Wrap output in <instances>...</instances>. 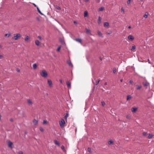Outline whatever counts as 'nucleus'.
Returning <instances> with one entry per match:
<instances>
[{"label":"nucleus","instance_id":"45","mask_svg":"<svg viewBox=\"0 0 154 154\" xmlns=\"http://www.w3.org/2000/svg\"><path fill=\"white\" fill-rule=\"evenodd\" d=\"M121 11L122 12H123V13H124V12H125L124 9L123 8H122Z\"/></svg>","mask_w":154,"mask_h":154},{"label":"nucleus","instance_id":"14","mask_svg":"<svg viewBox=\"0 0 154 154\" xmlns=\"http://www.w3.org/2000/svg\"><path fill=\"white\" fill-rule=\"evenodd\" d=\"M88 16V12L87 11H85L84 13V16L85 17H87Z\"/></svg>","mask_w":154,"mask_h":154},{"label":"nucleus","instance_id":"63","mask_svg":"<svg viewBox=\"0 0 154 154\" xmlns=\"http://www.w3.org/2000/svg\"><path fill=\"white\" fill-rule=\"evenodd\" d=\"M2 48V46L0 45V48Z\"/></svg>","mask_w":154,"mask_h":154},{"label":"nucleus","instance_id":"22","mask_svg":"<svg viewBox=\"0 0 154 154\" xmlns=\"http://www.w3.org/2000/svg\"><path fill=\"white\" fill-rule=\"evenodd\" d=\"M68 64H69V66L72 67L73 66L72 64V63L71 62L69 61H68L67 62Z\"/></svg>","mask_w":154,"mask_h":154},{"label":"nucleus","instance_id":"51","mask_svg":"<svg viewBox=\"0 0 154 154\" xmlns=\"http://www.w3.org/2000/svg\"><path fill=\"white\" fill-rule=\"evenodd\" d=\"M84 1L86 2H88V1H89V0H84Z\"/></svg>","mask_w":154,"mask_h":154},{"label":"nucleus","instance_id":"23","mask_svg":"<svg viewBox=\"0 0 154 154\" xmlns=\"http://www.w3.org/2000/svg\"><path fill=\"white\" fill-rule=\"evenodd\" d=\"M153 136V135L151 134H149V136H148V138L149 139L152 138Z\"/></svg>","mask_w":154,"mask_h":154},{"label":"nucleus","instance_id":"4","mask_svg":"<svg viewBox=\"0 0 154 154\" xmlns=\"http://www.w3.org/2000/svg\"><path fill=\"white\" fill-rule=\"evenodd\" d=\"M47 82L49 87L52 88L53 87V84L52 81L50 79H48Z\"/></svg>","mask_w":154,"mask_h":154},{"label":"nucleus","instance_id":"10","mask_svg":"<svg viewBox=\"0 0 154 154\" xmlns=\"http://www.w3.org/2000/svg\"><path fill=\"white\" fill-rule=\"evenodd\" d=\"M33 123L34 125H37L38 123V121L35 119H34L33 121Z\"/></svg>","mask_w":154,"mask_h":154},{"label":"nucleus","instance_id":"36","mask_svg":"<svg viewBox=\"0 0 154 154\" xmlns=\"http://www.w3.org/2000/svg\"><path fill=\"white\" fill-rule=\"evenodd\" d=\"M61 148L64 152H65L66 151L64 148V147L63 146H61Z\"/></svg>","mask_w":154,"mask_h":154},{"label":"nucleus","instance_id":"11","mask_svg":"<svg viewBox=\"0 0 154 154\" xmlns=\"http://www.w3.org/2000/svg\"><path fill=\"white\" fill-rule=\"evenodd\" d=\"M75 40L76 41L80 43H81L82 42V40L80 38H76L75 39Z\"/></svg>","mask_w":154,"mask_h":154},{"label":"nucleus","instance_id":"40","mask_svg":"<svg viewBox=\"0 0 154 154\" xmlns=\"http://www.w3.org/2000/svg\"><path fill=\"white\" fill-rule=\"evenodd\" d=\"M126 118L128 119H131V117L130 116H128V115H127L126 116Z\"/></svg>","mask_w":154,"mask_h":154},{"label":"nucleus","instance_id":"39","mask_svg":"<svg viewBox=\"0 0 154 154\" xmlns=\"http://www.w3.org/2000/svg\"><path fill=\"white\" fill-rule=\"evenodd\" d=\"M88 150L89 152H91V148H89V147L88 148Z\"/></svg>","mask_w":154,"mask_h":154},{"label":"nucleus","instance_id":"38","mask_svg":"<svg viewBox=\"0 0 154 154\" xmlns=\"http://www.w3.org/2000/svg\"><path fill=\"white\" fill-rule=\"evenodd\" d=\"M112 33V31H110L109 32H106V34L107 35H110Z\"/></svg>","mask_w":154,"mask_h":154},{"label":"nucleus","instance_id":"52","mask_svg":"<svg viewBox=\"0 0 154 154\" xmlns=\"http://www.w3.org/2000/svg\"><path fill=\"white\" fill-rule=\"evenodd\" d=\"M17 72H20V70H19V69H17Z\"/></svg>","mask_w":154,"mask_h":154},{"label":"nucleus","instance_id":"35","mask_svg":"<svg viewBox=\"0 0 154 154\" xmlns=\"http://www.w3.org/2000/svg\"><path fill=\"white\" fill-rule=\"evenodd\" d=\"M61 47V46H59V47H58L57 48V51L59 52L60 51Z\"/></svg>","mask_w":154,"mask_h":154},{"label":"nucleus","instance_id":"57","mask_svg":"<svg viewBox=\"0 0 154 154\" xmlns=\"http://www.w3.org/2000/svg\"><path fill=\"white\" fill-rule=\"evenodd\" d=\"M105 85H107V83L105 82L104 84Z\"/></svg>","mask_w":154,"mask_h":154},{"label":"nucleus","instance_id":"26","mask_svg":"<svg viewBox=\"0 0 154 154\" xmlns=\"http://www.w3.org/2000/svg\"><path fill=\"white\" fill-rule=\"evenodd\" d=\"M85 29L86 32L87 33L89 34L91 33V31L90 30L88 29H87V28H85Z\"/></svg>","mask_w":154,"mask_h":154},{"label":"nucleus","instance_id":"27","mask_svg":"<svg viewBox=\"0 0 154 154\" xmlns=\"http://www.w3.org/2000/svg\"><path fill=\"white\" fill-rule=\"evenodd\" d=\"M143 84L144 87H147L148 85V83L147 82H145L143 83Z\"/></svg>","mask_w":154,"mask_h":154},{"label":"nucleus","instance_id":"20","mask_svg":"<svg viewBox=\"0 0 154 154\" xmlns=\"http://www.w3.org/2000/svg\"><path fill=\"white\" fill-rule=\"evenodd\" d=\"M37 67V65L36 63H34L32 65L33 68L35 69Z\"/></svg>","mask_w":154,"mask_h":154},{"label":"nucleus","instance_id":"58","mask_svg":"<svg viewBox=\"0 0 154 154\" xmlns=\"http://www.w3.org/2000/svg\"><path fill=\"white\" fill-rule=\"evenodd\" d=\"M123 81V79H121V80H120V81L121 82H122Z\"/></svg>","mask_w":154,"mask_h":154},{"label":"nucleus","instance_id":"44","mask_svg":"<svg viewBox=\"0 0 154 154\" xmlns=\"http://www.w3.org/2000/svg\"><path fill=\"white\" fill-rule=\"evenodd\" d=\"M101 104H102V105L103 106H104V105H105V103L103 101H102L101 102Z\"/></svg>","mask_w":154,"mask_h":154},{"label":"nucleus","instance_id":"59","mask_svg":"<svg viewBox=\"0 0 154 154\" xmlns=\"http://www.w3.org/2000/svg\"><path fill=\"white\" fill-rule=\"evenodd\" d=\"M10 120L11 121H13V119H11Z\"/></svg>","mask_w":154,"mask_h":154},{"label":"nucleus","instance_id":"19","mask_svg":"<svg viewBox=\"0 0 154 154\" xmlns=\"http://www.w3.org/2000/svg\"><path fill=\"white\" fill-rule=\"evenodd\" d=\"M97 33L100 36V37H101L102 38L103 37V36L102 35V33L100 31H97Z\"/></svg>","mask_w":154,"mask_h":154},{"label":"nucleus","instance_id":"18","mask_svg":"<svg viewBox=\"0 0 154 154\" xmlns=\"http://www.w3.org/2000/svg\"><path fill=\"white\" fill-rule=\"evenodd\" d=\"M30 38L28 35H26L25 37L24 38V40L26 41H27Z\"/></svg>","mask_w":154,"mask_h":154},{"label":"nucleus","instance_id":"50","mask_svg":"<svg viewBox=\"0 0 154 154\" xmlns=\"http://www.w3.org/2000/svg\"><path fill=\"white\" fill-rule=\"evenodd\" d=\"M60 82L61 83H62V80L61 79H60Z\"/></svg>","mask_w":154,"mask_h":154},{"label":"nucleus","instance_id":"41","mask_svg":"<svg viewBox=\"0 0 154 154\" xmlns=\"http://www.w3.org/2000/svg\"><path fill=\"white\" fill-rule=\"evenodd\" d=\"M40 130L42 132H43L44 130H43V128L42 127H40Z\"/></svg>","mask_w":154,"mask_h":154},{"label":"nucleus","instance_id":"17","mask_svg":"<svg viewBox=\"0 0 154 154\" xmlns=\"http://www.w3.org/2000/svg\"><path fill=\"white\" fill-rule=\"evenodd\" d=\"M109 26V23L107 22H106L104 23V26L105 27L108 26Z\"/></svg>","mask_w":154,"mask_h":154},{"label":"nucleus","instance_id":"24","mask_svg":"<svg viewBox=\"0 0 154 154\" xmlns=\"http://www.w3.org/2000/svg\"><path fill=\"white\" fill-rule=\"evenodd\" d=\"M54 143L56 145L60 146V143L57 141L56 140H54Z\"/></svg>","mask_w":154,"mask_h":154},{"label":"nucleus","instance_id":"46","mask_svg":"<svg viewBox=\"0 0 154 154\" xmlns=\"http://www.w3.org/2000/svg\"><path fill=\"white\" fill-rule=\"evenodd\" d=\"M38 38L39 39V40H42V37L39 36H38Z\"/></svg>","mask_w":154,"mask_h":154},{"label":"nucleus","instance_id":"6","mask_svg":"<svg viewBox=\"0 0 154 154\" xmlns=\"http://www.w3.org/2000/svg\"><path fill=\"white\" fill-rule=\"evenodd\" d=\"M128 39L130 41H132L133 40L134 38V37L132 35H130L128 36Z\"/></svg>","mask_w":154,"mask_h":154},{"label":"nucleus","instance_id":"1","mask_svg":"<svg viewBox=\"0 0 154 154\" xmlns=\"http://www.w3.org/2000/svg\"><path fill=\"white\" fill-rule=\"evenodd\" d=\"M21 36V35L20 34H14V36L12 38V39L17 40L20 38Z\"/></svg>","mask_w":154,"mask_h":154},{"label":"nucleus","instance_id":"47","mask_svg":"<svg viewBox=\"0 0 154 154\" xmlns=\"http://www.w3.org/2000/svg\"><path fill=\"white\" fill-rule=\"evenodd\" d=\"M57 8L58 9V10H60L61 9V8H60V7L59 6H57Z\"/></svg>","mask_w":154,"mask_h":154},{"label":"nucleus","instance_id":"5","mask_svg":"<svg viewBox=\"0 0 154 154\" xmlns=\"http://www.w3.org/2000/svg\"><path fill=\"white\" fill-rule=\"evenodd\" d=\"M100 82L99 80H97L96 79H94L93 81L94 84L95 85H97Z\"/></svg>","mask_w":154,"mask_h":154},{"label":"nucleus","instance_id":"37","mask_svg":"<svg viewBox=\"0 0 154 154\" xmlns=\"http://www.w3.org/2000/svg\"><path fill=\"white\" fill-rule=\"evenodd\" d=\"M131 0H128L127 2V3L128 5H129L131 3Z\"/></svg>","mask_w":154,"mask_h":154},{"label":"nucleus","instance_id":"55","mask_svg":"<svg viewBox=\"0 0 154 154\" xmlns=\"http://www.w3.org/2000/svg\"><path fill=\"white\" fill-rule=\"evenodd\" d=\"M148 60L149 63H150V62L149 59H148Z\"/></svg>","mask_w":154,"mask_h":154},{"label":"nucleus","instance_id":"30","mask_svg":"<svg viewBox=\"0 0 154 154\" xmlns=\"http://www.w3.org/2000/svg\"><path fill=\"white\" fill-rule=\"evenodd\" d=\"M37 10L38 11V12L40 14H41V15H43V14L42 13V12H41V11L39 9V8H38V7H37Z\"/></svg>","mask_w":154,"mask_h":154},{"label":"nucleus","instance_id":"25","mask_svg":"<svg viewBox=\"0 0 154 154\" xmlns=\"http://www.w3.org/2000/svg\"><path fill=\"white\" fill-rule=\"evenodd\" d=\"M104 9V7H101L98 9V11H103Z\"/></svg>","mask_w":154,"mask_h":154},{"label":"nucleus","instance_id":"32","mask_svg":"<svg viewBox=\"0 0 154 154\" xmlns=\"http://www.w3.org/2000/svg\"><path fill=\"white\" fill-rule=\"evenodd\" d=\"M43 123L44 125H46L47 123V121L46 120H44L43 121Z\"/></svg>","mask_w":154,"mask_h":154},{"label":"nucleus","instance_id":"16","mask_svg":"<svg viewBox=\"0 0 154 154\" xmlns=\"http://www.w3.org/2000/svg\"><path fill=\"white\" fill-rule=\"evenodd\" d=\"M136 89L137 90H140L141 88V86L140 85H136Z\"/></svg>","mask_w":154,"mask_h":154},{"label":"nucleus","instance_id":"49","mask_svg":"<svg viewBox=\"0 0 154 154\" xmlns=\"http://www.w3.org/2000/svg\"><path fill=\"white\" fill-rule=\"evenodd\" d=\"M146 133L145 132H144L143 133V135L144 136H145L146 135Z\"/></svg>","mask_w":154,"mask_h":154},{"label":"nucleus","instance_id":"9","mask_svg":"<svg viewBox=\"0 0 154 154\" xmlns=\"http://www.w3.org/2000/svg\"><path fill=\"white\" fill-rule=\"evenodd\" d=\"M27 102L28 103L29 105H32V101H31V100H30V99H28L27 100Z\"/></svg>","mask_w":154,"mask_h":154},{"label":"nucleus","instance_id":"54","mask_svg":"<svg viewBox=\"0 0 154 154\" xmlns=\"http://www.w3.org/2000/svg\"><path fill=\"white\" fill-rule=\"evenodd\" d=\"M131 28V26H129L128 27V28L129 29H130Z\"/></svg>","mask_w":154,"mask_h":154},{"label":"nucleus","instance_id":"60","mask_svg":"<svg viewBox=\"0 0 154 154\" xmlns=\"http://www.w3.org/2000/svg\"><path fill=\"white\" fill-rule=\"evenodd\" d=\"M36 19H37V20H39V18H38V17H37V18H36Z\"/></svg>","mask_w":154,"mask_h":154},{"label":"nucleus","instance_id":"43","mask_svg":"<svg viewBox=\"0 0 154 154\" xmlns=\"http://www.w3.org/2000/svg\"><path fill=\"white\" fill-rule=\"evenodd\" d=\"M18 154H23V152L22 151H20L18 152Z\"/></svg>","mask_w":154,"mask_h":154},{"label":"nucleus","instance_id":"34","mask_svg":"<svg viewBox=\"0 0 154 154\" xmlns=\"http://www.w3.org/2000/svg\"><path fill=\"white\" fill-rule=\"evenodd\" d=\"M136 48V47L134 45V46H133L132 47V48L131 49V50L132 51V50H134V49H135Z\"/></svg>","mask_w":154,"mask_h":154},{"label":"nucleus","instance_id":"31","mask_svg":"<svg viewBox=\"0 0 154 154\" xmlns=\"http://www.w3.org/2000/svg\"><path fill=\"white\" fill-rule=\"evenodd\" d=\"M11 35V34L10 33H7L5 35V36L6 37H8Z\"/></svg>","mask_w":154,"mask_h":154},{"label":"nucleus","instance_id":"8","mask_svg":"<svg viewBox=\"0 0 154 154\" xmlns=\"http://www.w3.org/2000/svg\"><path fill=\"white\" fill-rule=\"evenodd\" d=\"M108 143L109 145H112L114 143L113 141L112 140H110L108 141Z\"/></svg>","mask_w":154,"mask_h":154},{"label":"nucleus","instance_id":"3","mask_svg":"<svg viewBox=\"0 0 154 154\" xmlns=\"http://www.w3.org/2000/svg\"><path fill=\"white\" fill-rule=\"evenodd\" d=\"M59 123L61 128H62L64 127V125L65 124V122L63 119H61V120L59 121Z\"/></svg>","mask_w":154,"mask_h":154},{"label":"nucleus","instance_id":"29","mask_svg":"<svg viewBox=\"0 0 154 154\" xmlns=\"http://www.w3.org/2000/svg\"><path fill=\"white\" fill-rule=\"evenodd\" d=\"M148 13H147V12H146L145 13V14H144V15L143 17L144 18H146L148 17Z\"/></svg>","mask_w":154,"mask_h":154},{"label":"nucleus","instance_id":"48","mask_svg":"<svg viewBox=\"0 0 154 154\" xmlns=\"http://www.w3.org/2000/svg\"><path fill=\"white\" fill-rule=\"evenodd\" d=\"M129 83H130V84H132L133 82V81L131 80H130L129 81Z\"/></svg>","mask_w":154,"mask_h":154},{"label":"nucleus","instance_id":"21","mask_svg":"<svg viewBox=\"0 0 154 154\" xmlns=\"http://www.w3.org/2000/svg\"><path fill=\"white\" fill-rule=\"evenodd\" d=\"M131 96L130 95H128L127 96V100H129L131 98Z\"/></svg>","mask_w":154,"mask_h":154},{"label":"nucleus","instance_id":"42","mask_svg":"<svg viewBox=\"0 0 154 154\" xmlns=\"http://www.w3.org/2000/svg\"><path fill=\"white\" fill-rule=\"evenodd\" d=\"M113 73H115L116 72V69L115 68H114L113 70Z\"/></svg>","mask_w":154,"mask_h":154},{"label":"nucleus","instance_id":"7","mask_svg":"<svg viewBox=\"0 0 154 154\" xmlns=\"http://www.w3.org/2000/svg\"><path fill=\"white\" fill-rule=\"evenodd\" d=\"M137 107H132L131 109V111L133 113H135L137 110Z\"/></svg>","mask_w":154,"mask_h":154},{"label":"nucleus","instance_id":"2","mask_svg":"<svg viewBox=\"0 0 154 154\" xmlns=\"http://www.w3.org/2000/svg\"><path fill=\"white\" fill-rule=\"evenodd\" d=\"M41 75L44 77H46L48 75L47 72L45 70H43L40 72Z\"/></svg>","mask_w":154,"mask_h":154},{"label":"nucleus","instance_id":"13","mask_svg":"<svg viewBox=\"0 0 154 154\" xmlns=\"http://www.w3.org/2000/svg\"><path fill=\"white\" fill-rule=\"evenodd\" d=\"M13 144L12 143L11 141H9L8 143V145L9 147L11 148Z\"/></svg>","mask_w":154,"mask_h":154},{"label":"nucleus","instance_id":"33","mask_svg":"<svg viewBox=\"0 0 154 154\" xmlns=\"http://www.w3.org/2000/svg\"><path fill=\"white\" fill-rule=\"evenodd\" d=\"M101 18L100 17H99L98 20V23H100L101 22Z\"/></svg>","mask_w":154,"mask_h":154},{"label":"nucleus","instance_id":"62","mask_svg":"<svg viewBox=\"0 0 154 154\" xmlns=\"http://www.w3.org/2000/svg\"><path fill=\"white\" fill-rule=\"evenodd\" d=\"M1 115H0V120H1Z\"/></svg>","mask_w":154,"mask_h":154},{"label":"nucleus","instance_id":"12","mask_svg":"<svg viewBox=\"0 0 154 154\" xmlns=\"http://www.w3.org/2000/svg\"><path fill=\"white\" fill-rule=\"evenodd\" d=\"M66 85H67L68 87L69 88H70L71 87V85L70 83L68 81H67L66 82Z\"/></svg>","mask_w":154,"mask_h":154},{"label":"nucleus","instance_id":"56","mask_svg":"<svg viewBox=\"0 0 154 154\" xmlns=\"http://www.w3.org/2000/svg\"><path fill=\"white\" fill-rule=\"evenodd\" d=\"M74 23H75V24H76L77 23V22L76 21H74Z\"/></svg>","mask_w":154,"mask_h":154},{"label":"nucleus","instance_id":"15","mask_svg":"<svg viewBox=\"0 0 154 154\" xmlns=\"http://www.w3.org/2000/svg\"><path fill=\"white\" fill-rule=\"evenodd\" d=\"M35 44L37 46H38L40 44V42L38 40H36L35 41Z\"/></svg>","mask_w":154,"mask_h":154},{"label":"nucleus","instance_id":"64","mask_svg":"<svg viewBox=\"0 0 154 154\" xmlns=\"http://www.w3.org/2000/svg\"><path fill=\"white\" fill-rule=\"evenodd\" d=\"M141 1H143V0H140Z\"/></svg>","mask_w":154,"mask_h":154},{"label":"nucleus","instance_id":"61","mask_svg":"<svg viewBox=\"0 0 154 154\" xmlns=\"http://www.w3.org/2000/svg\"><path fill=\"white\" fill-rule=\"evenodd\" d=\"M33 5L35 6H36V5L35 4H33Z\"/></svg>","mask_w":154,"mask_h":154},{"label":"nucleus","instance_id":"53","mask_svg":"<svg viewBox=\"0 0 154 154\" xmlns=\"http://www.w3.org/2000/svg\"><path fill=\"white\" fill-rule=\"evenodd\" d=\"M2 57V56L0 54V59Z\"/></svg>","mask_w":154,"mask_h":154},{"label":"nucleus","instance_id":"28","mask_svg":"<svg viewBox=\"0 0 154 154\" xmlns=\"http://www.w3.org/2000/svg\"><path fill=\"white\" fill-rule=\"evenodd\" d=\"M68 116H69V114L68 113H66V115L64 117V118L66 120L67 119V118L68 117Z\"/></svg>","mask_w":154,"mask_h":154}]
</instances>
